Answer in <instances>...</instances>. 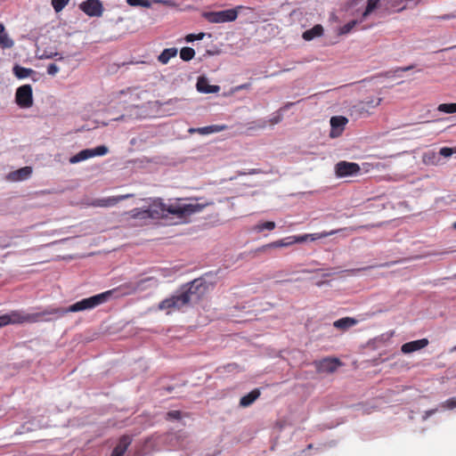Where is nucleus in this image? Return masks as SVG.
<instances>
[{
    "label": "nucleus",
    "mask_w": 456,
    "mask_h": 456,
    "mask_svg": "<svg viewBox=\"0 0 456 456\" xmlns=\"http://www.w3.org/2000/svg\"><path fill=\"white\" fill-rule=\"evenodd\" d=\"M113 290L104 291L102 293L84 298L68 307H48L40 312H28L25 310H13L3 315H0V328L9 324L35 323L40 322H52L59 319L68 313H75L86 310H91L98 305L106 303Z\"/></svg>",
    "instance_id": "f257e3e1"
},
{
    "label": "nucleus",
    "mask_w": 456,
    "mask_h": 456,
    "mask_svg": "<svg viewBox=\"0 0 456 456\" xmlns=\"http://www.w3.org/2000/svg\"><path fill=\"white\" fill-rule=\"evenodd\" d=\"M209 204L210 203L208 202L199 203L197 200L185 202L182 200L165 203L162 200L157 199L148 208H134L130 210L128 214L132 218L140 219L167 216L171 215L181 222H186L191 216L201 212L204 208Z\"/></svg>",
    "instance_id": "f03ea898"
},
{
    "label": "nucleus",
    "mask_w": 456,
    "mask_h": 456,
    "mask_svg": "<svg viewBox=\"0 0 456 456\" xmlns=\"http://www.w3.org/2000/svg\"><path fill=\"white\" fill-rule=\"evenodd\" d=\"M206 289L205 281L202 279H195L183 285L169 297L162 300L159 305V308L160 310H167L168 314L172 311L181 310L189 305L193 296L200 297Z\"/></svg>",
    "instance_id": "7ed1b4c3"
},
{
    "label": "nucleus",
    "mask_w": 456,
    "mask_h": 456,
    "mask_svg": "<svg viewBox=\"0 0 456 456\" xmlns=\"http://www.w3.org/2000/svg\"><path fill=\"white\" fill-rule=\"evenodd\" d=\"M202 16L211 23H224L235 20L238 12L234 9H229L219 12H204Z\"/></svg>",
    "instance_id": "20e7f679"
},
{
    "label": "nucleus",
    "mask_w": 456,
    "mask_h": 456,
    "mask_svg": "<svg viewBox=\"0 0 456 456\" xmlns=\"http://www.w3.org/2000/svg\"><path fill=\"white\" fill-rule=\"evenodd\" d=\"M109 151L108 148L104 145L97 146L94 149H85L80 151L76 155L72 156L69 159L70 164H77L81 161L86 160L88 159L96 157V156H104Z\"/></svg>",
    "instance_id": "39448f33"
},
{
    "label": "nucleus",
    "mask_w": 456,
    "mask_h": 456,
    "mask_svg": "<svg viewBox=\"0 0 456 456\" xmlns=\"http://www.w3.org/2000/svg\"><path fill=\"white\" fill-rule=\"evenodd\" d=\"M16 103L20 108H29L33 104V92L30 85H23L16 90Z\"/></svg>",
    "instance_id": "423d86ee"
},
{
    "label": "nucleus",
    "mask_w": 456,
    "mask_h": 456,
    "mask_svg": "<svg viewBox=\"0 0 456 456\" xmlns=\"http://www.w3.org/2000/svg\"><path fill=\"white\" fill-rule=\"evenodd\" d=\"M79 9L89 17H101L104 8L101 0H86L79 4Z\"/></svg>",
    "instance_id": "0eeeda50"
},
{
    "label": "nucleus",
    "mask_w": 456,
    "mask_h": 456,
    "mask_svg": "<svg viewBox=\"0 0 456 456\" xmlns=\"http://www.w3.org/2000/svg\"><path fill=\"white\" fill-rule=\"evenodd\" d=\"M359 172V165L354 162L339 161L335 166V173L338 177L355 175Z\"/></svg>",
    "instance_id": "6e6552de"
},
{
    "label": "nucleus",
    "mask_w": 456,
    "mask_h": 456,
    "mask_svg": "<svg viewBox=\"0 0 456 456\" xmlns=\"http://www.w3.org/2000/svg\"><path fill=\"white\" fill-rule=\"evenodd\" d=\"M330 137L337 138L342 134L345 130L348 119L344 116H334L330 120Z\"/></svg>",
    "instance_id": "1a4fd4ad"
},
{
    "label": "nucleus",
    "mask_w": 456,
    "mask_h": 456,
    "mask_svg": "<svg viewBox=\"0 0 456 456\" xmlns=\"http://www.w3.org/2000/svg\"><path fill=\"white\" fill-rule=\"evenodd\" d=\"M131 197H133V194H125L108 198L95 199L90 203V206L96 208H110Z\"/></svg>",
    "instance_id": "9d476101"
},
{
    "label": "nucleus",
    "mask_w": 456,
    "mask_h": 456,
    "mask_svg": "<svg viewBox=\"0 0 456 456\" xmlns=\"http://www.w3.org/2000/svg\"><path fill=\"white\" fill-rule=\"evenodd\" d=\"M315 368L321 373H333L341 365L339 360L336 358H325L314 362Z\"/></svg>",
    "instance_id": "9b49d317"
},
{
    "label": "nucleus",
    "mask_w": 456,
    "mask_h": 456,
    "mask_svg": "<svg viewBox=\"0 0 456 456\" xmlns=\"http://www.w3.org/2000/svg\"><path fill=\"white\" fill-rule=\"evenodd\" d=\"M338 231L323 232L319 233H306L301 235H291L292 244L303 243L308 241V237H311V241H314L319 239L326 238L328 236L337 233Z\"/></svg>",
    "instance_id": "f8f14e48"
},
{
    "label": "nucleus",
    "mask_w": 456,
    "mask_h": 456,
    "mask_svg": "<svg viewBox=\"0 0 456 456\" xmlns=\"http://www.w3.org/2000/svg\"><path fill=\"white\" fill-rule=\"evenodd\" d=\"M32 172L33 170L31 167H24L15 171L10 172L6 178L11 182L26 181L31 176Z\"/></svg>",
    "instance_id": "ddd939ff"
},
{
    "label": "nucleus",
    "mask_w": 456,
    "mask_h": 456,
    "mask_svg": "<svg viewBox=\"0 0 456 456\" xmlns=\"http://www.w3.org/2000/svg\"><path fill=\"white\" fill-rule=\"evenodd\" d=\"M428 340L427 338L411 341V342L403 344L401 347V351L403 354H411V353H413L415 351L424 348L426 346H428Z\"/></svg>",
    "instance_id": "4468645a"
},
{
    "label": "nucleus",
    "mask_w": 456,
    "mask_h": 456,
    "mask_svg": "<svg viewBox=\"0 0 456 456\" xmlns=\"http://www.w3.org/2000/svg\"><path fill=\"white\" fill-rule=\"evenodd\" d=\"M165 442L169 444L170 449H183L185 447L184 437L182 434H168L165 437Z\"/></svg>",
    "instance_id": "2eb2a0df"
},
{
    "label": "nucleus",
    "mask_w": 456,
    "mask_h": 456,
    "mask_svg": "<svg viewBox=\"0 0 456 456\" xmlns=\"http://www.w3.org/2000/svg\"><path fill=\"white\" fill-rule=\"evenodd\" d=\"M197 90L202 94H214L218 93L220 90L219 86L209 85L208 80L204 77H200L197 82Z\"/></svg>",
    "instance_id": "dca6fc26"
},
{
    "label": "nucleus",
    "mask_w": 456,
    "mask_h": 456,
    "mask_svg": "<svg viewBox=\"0 0 456 456\" xmlns=\"http://www.w3.org/2000/svg\"><path fill=\"white\" fill-rule=\"evenodd\" d=\"M358 321L353 317H344L333 322V326L341 330H346L356 325Z\"/></svg>",
    "instance_id": "f3484780"
},
{
    "label": "nucleus",
    "mask_w": 456,
    "mask_h": 456,
    "mask_svg": "<svg viewBox=\"0 0 456 456\" xmlns=\"http://www.w3.org/2000/svg\"><path fill=\"white\" fill-rule=\"evenodd\" d=\"M159 282L158 280L154 277H146L136 282L134 289L136 290H144L149 288H156Z\"/></svg>",
    "instance_id": "a211bd4d"
},
{
    "label": "nucleus",
    "mask_w": 456,
    "mask_h": 456,
    "mask_svg": "<svg viewBox=\"0 0 456 456\" xmlns=\"http://www.w3.org/2000/svg\"><path fill=\"white\" fill-rule=\"evenodd\" d=\"M260 396V390L256 388L249 392L248 395H243L240 400L241 407H248Z\"/></svg>",
    "instance_id": "6ab92c4d"
},
{
    "label": "nucleus",
    "mask_w": 456,
    "mask_h": 456,
    "mask_svg": "<svg viewBox=\"0 0 456 456\" xmlns=\"http://www.w3.org/2000/svg\"><path fill=\"white\" fill-rule=\"evenodd\" d=\"M226 129H227L226 125H211V126L198 127L197 133L200 134L206 135V134L219 133V132L224 131Z\"/></svg>",
    "instance_id": "aec40b11"
},
{
    "label": "nucleus",
    "mask_w": 456,
    "mask_h": 456,
    "mask_svg": "<svg viewBox=\"0 0 456 456\" xmlns=\"http://www.w3.org/2000/svg\"><path fill=\"white\" fill-rule=\"evenodd\" d=\"M132 440H133L132 436H130L125 435V436H121L118 444L116 445V447L113 450L115 452L124 455V453L127 450L128 446L131 444Z\"/></svg>",
    "instance_id": "412c9836"
},
{
    "label": "nucleus",
    "mask_w": 456,
    "mask_h": 456,
    "mask_svg": "<svg viewBox=\"0 0 456 456\" xmlns=\"http://www.w3.org/2000/svg\"><path fill=\"white\" fill-rule=\"evenodd\" d=\"M132 440H133L132 436H130L125 435V436H121L118 444L116 445V447L113 450L115 452L124 455V453L127 450L128 446L131 444Z\"/></svg>",
    "instance_id": "4be33fe9"
},
{
    "label": "nucleus",
    "mask_w": 456,
    "mask_h": 456,
    "mask_svg": "<svg viewBox=\"0 0 456 456\" xmlns=\"http://www.w3.org/2000/svg\"><path fill=\"white\" fill-rule=\"evenodd\" d=\"M323 33V28L322 25H315L311 29H308L303 33V38L306 41L313 40L315 37H321Z\"/></svg>",
    "instance_id": "5701e85b"
},
{
    "label": "nucleus",
    "mask_w": 456,
    "mask_h": 456,
    "mask_svg": "<svg viewBox=\"0 0 456 456\" xmlns=\"http://www.w3.org/2000/svg\"><path fill=\"white\" fill-rule=\"evenodd\" d=\"M177 52V49L175 47L164 49L159 55L158 61L162 64H167L171 58L176 56Z\"/></svg>",
    "instance_id": "b1692460"
},
{
    "label": "nucleus",
    "mask_w": 456,
    "mask_h": 456,
    "mask_svg": "<svg viewBox=\"0 0 456 456\" xmlns=\"http://www.w3.org/2000/svg\"><path fill=\"white\" fill-rule=\"evenodd\" d=\"M381 102V98H371L362 101L359 103V109L369 112L370 109H374Z\"/></svg>",
    "instance_id": "393cba45"
},
{
    "label": "nucleus",
    "mask_w": 456,
    "mask_h": 456,
    "mask_svg": "<svg viewBox=\"0 0 456 456\" xmlns=\"http://www.w3.org/2000/svg\"><path fill=\"white\" fill-rule=\"evenodd\" d=\"M439 159V155L434 151H428L422 156V160L426 165H437Z\"/></svg>",
    "instance_id": "a878e982"
},
{
    "label": "nucleus",
    "mask_w": 456,
    "mask_h": 456,
    "mask_svg": "<svg viewBox=\"0 0 456 456\" xmlns=\"http://www.w3.org/2000/svg\"><path fill=\"white\" fill-rule=\"evenodd\" d=\"M12 70L13 74L20 79L28 77L31 74L35 73L32 69L21 67L20 65H15Z\"/></svg>",
    "instance_id": "bb28decb"
},
{
    "label": "nucleus",
    "mask_w": 456,
    "mask_h": 456,
    "mask_svg": "<svg viewBox=\"0 0 456 456\" xmlns=\"http://www.w3.org/2000/svg\"><path fill=\"white\" fill-rule=\"evenodd\" d=\"M291 245H293L291 236H288L284 239L271 242V243L265 245L264 248H281V247H289Z\"/></svg>",
    "instance_id": "cd10ccee"
},
{
    "label": "nucleus",
    "mask_w": 456,
    "mask_h": 456,
    "mask_svg": "<svg viewBox=\"0 0 456 456\" xmlns=\"http://www.w3.org/2000/svg\"><path fill=\"white\" fill-rule=\"evenodd\" d=\"M275 223L272 221L259 223L256 224L253 228V230L256 232H261L265 230L272 231L275 228Z\"/></svg>",
    "instance_id": "c85d7f7f"
},
{
    "label": "nucleus",
    "mask_w": 456,
    "mask_h": 456,
    "mask_svg": "<svg viewBox=\"0 0 456 456\" xmlns=\"http://www.w3.org/2000/svg\"><path fill=\"white\" fill-rule=\"evenodd\" d=\"M195 55L194 49L191 47H183L180 51V58L184 61H189L193 59Z\"/></svg>",
    "instance_id": "c756f323"
},
{
    "label": "nucleus",
    "mask_w": 456,
    "mask_h": 456,
    "mask_svg": "<svg viewBox=\"0 0 456 456\" xmlns=\"http://www.w3.org/2000/svg\"><path fill=\"white\" fill-rule=\"evenodd\" d=\"M380 0H368L366 8L362 12V18L369 16L379 5Z\"/></svg>",
    "instance_id": "7c9ffc66"
},
{
    "label": "nucleus",
    "mask_w": 456,
    "mask_h": 456,
    "mask_svg": "<svg viewBox=\"0 0 456 456\" xmlns=\"http://www.w3.org/2000/svg\"><path fill=\"white\" fill-rule=\"evenodd\" d=\"M437 110L444 113H456V103H442L437 107Z\"/></svg>",
    "instance_id": "2f4dec72"
},
{
    "label": "nucleus",
    "mask_w": 456,
    "mask_h": 456,
    "mask_svg": "<svg viewBox=\"0 0 456 456\" xmlns=\"http://www.w3.org/2000/svg\"><path fill=\"white\" fill-rule=\"evenodd\" d=\"M13 40L10 38L7 33L0 35V46L2 48H11L13 46Z\"/></svg>",
    "instance_id": "473e14b6"
},
{
    "label": "nucleus",
    "mask_w": 456,
    "mask_h": 456,
    "mask_svg": "<svg viewBox=\"0 0 456 456\" xmlns=\"http://www.w3.org/2000/svg\"><path fill=\"white\" fill-rule=\"evenodd\" d=\"M69 2V0H52V5L54 11L59 12L64 9Z\"/></svg>",
    "instance_id": "72a5a7b5"
},
{
    "label": "nucleus",
    "mask_w": 456,
    "mask_h": 456,
    "mask_svg": "<svg viewBox=\"0 0 456 456\" xmlns=\"http://www.w3.org/2000/svg\"><path fill=\"white\" fill-rule=\"evenodd\" d=\"M357 23H358L357 20H351V21L347 22L346 24H345L344 26H342L340 28L339 34L345 35V34L349 33Z\"/></svg>",
    "instance_id": "f704fd0d"
},
{
    "label": "nucleus",
    "mask_w": 456,
    "mask_h": 456,
    "mask_svg": "<svg viewBox=\"0 0 456 456\" xmlns=\"http://www.w3.org/2000/svg\"><path fill=\"white\" fill-rule=\"evenodd\" d=\"M282 119H283V112H281L280 110H278L277 111H275L274 113L272 114L270 122L273 125H276V124H279L280 122H281Z\"/></svg>",
    "instance_id": "c9c22d12"
},
{
    "label": "nucleus",
    "mask_w": 456,
    "mask_h": 456,
    "mask_svg": "<svg viewBox=\"0 0 456 456\" xmlns=\"http://www.w3.org/2000/svg\"><path fill=\"white\" fill-rule=\"evenodd\" d=\"M439 156H443L444 158L451 157L452 155L455 154V147L454 148H449V147H443L440 149L439 153H437Z\"/></svg>",
    "instance_id": "e433bc0d"
},
{
    "label": "nucleus",
    "mask_w": 456,
    "mask_h": 456,
    "mask_svg": "<svg viewBox=\"0 0 456 456\" xmlns=\"http://www.w3.org/2000/svg\"><path fill=\"white\" fill-rule=\"evenodd\" d=\"M204 33H199L197 35L195 34H189L186 36L185 40L186 42H193L194 40H200L204 37Z\"/></svg>",
    "instance_id": "4c0bfd02"
},
{
    "label": "nucleus",
    "mask_w": 456,
    "mask_h": 456,
    "mask_svg": "<svg viewBox=\"0 0 456 456\" xmlns=\"http://www.w3.org/2000/svg\"><path fill=\"white\" fill-rule=\"evenodd\" d=\"M443 406L449 410H452V409L456 408V396L446 400L444 403Z\"/></svg>",
    "instance_id": "58836bf2"
},
{
    "label": "nucleus",
    "mask_w": 456,
    "mask_h": 456,
    "mask_svg": "<svg viewBox=\"0 0 456 456\" xmlns=\"http://www.w3.org/2000/svg\"><path fill=\"white\" fill-rule=\"evenodd\" d=\"M59 70L60 69L55 63H51L47 67V74L50 76H55Z\"/></svg>",
    "instance_id": "ea45409f"
},
{
    "label": "nucleus",
    "mask_w": 456,
    "mask_h": 456,
    "mask_svg": "<svg viewBox=\"0 0 456 456\" xmlns=\"http://www.w3.org/2000/svg\"><path fill=\"white\" fill-rule=\"evenodd\" d=\"M181 418V411H171L167 412V419H179Z\"/></svg>",
    "instance_id": "a19ab883"
},
{
    "label": "nucleus",
    "mask_w": 456,
    "mask_h": 456,
    "mask_svg": "<svg viewBox=\"0 0 456 456\" xmlns=\"http://www.w3.org/2000/svg\"><path fill=\"white\" fill-rule=\"evenodd\" d=\"M250 87H251V84L250 83H245V84H241V85L236 86L235 90L236 91L248 90Z\"/></svg>",
    "instance_id": "79ce46f5"
},
{
    "label": "nucleus",
    "mask_w": 456,
    "mask_h": 456,
    "mask_svg": "<svg viewBox=\"0 0 456 456\" xmlns=\"http://www.w3.org/2000/svg\"><path fill=\"white\" fill-rule=\"evenodd\" d=\"M454 18H456V14H453V13L444 14L442 16L436 17V19H437V20H450V19H454Z\"/></svg>",
    "instance_id": "37998d69"
},
{
    "label": "nucleus",
    "mask_w": 456,
    "mask_h": 456,
    "mask_svg": "<svg viewBox=\"0 0 456 456\" xmlns=\"http://www.w3.org/2000/svg\"><path fill=\"white\" fill-rule=\"evenodd\" d=\"M295 103L294 102H287L285 103L281 108H280L279 110L281 111V112H285L287 111L288 110H289Z\"/></svg>",
    "instance_id": "c03bdc74"
},
{
    "label": "nucleus",
    "mask_w": 456,
    "mask_h": 456,
    "mask_svg": "<svg viewBox=\"0 0 456 456\" xmlns=\"http://www.w3.org/2000/svg\"><path fill=\"white\" fill-rule=\"evenodd\" d=\"M436 411V409H433V410H429V411H425V413H424V415L422 417L423 420H426L428 418L432 416Z\"/></svg>",
    "instance_id": "a18cd8bd"
},
{
    "label": "nucleus",
    "mask_w": 456,
    "mask_h": 456,
    "mask_svg": "<svg viewBox=\"0 0 456 456\" xmlns=\"http://www.w3.org/2000/svg\"><path fill=\"white\" fill-rule=\"evenodd\" d=\"M413 68L412 65H410V66H407V67H402V68H397L396 69H395V73H398V72H404V71H408L410 69H411Z\"/></svg>",
    "instance_id": "49530a36"
},
{
    "label": "nucleus",
    "mask_w": 456,
    "mask_h": 456,
    "mask_svg": "<svg viewBox=\"0 0 456 456\" xmlns=\"http://www.w3.org/2000/svg\"><path fill=\"white\" fill-rule=\"evenodd\" d=\"M126 3L130 6H140L141 0H126Z\"/></svg>",
    "instance_id": "de8ad7c7"
},
{
    "label": "nucleus",
    "mask_w": 456,
    "mask_h": 456,
    "mask_svg": "<svg viewBox=\"0 0 456 456\" xmlns=\"http://www.w3.org/2000/svg\"><path fill=\"white\" fill-rule=\"evenodd\" d=\"M140 6L150 8L151 6V2L150 0H141Z\"/></svg>",
    "instance_id": "09e8293b"
},
{
    "label": "nucleus",
    "mask_w": 456,
    "mask_h": 456,
    "mask_svg": "<svg viewBox=\"0 0 456 456\" xmlns=\"http://www.w3.org/2000/svg\"><path fill=\"white\" fill-rule=\"evenodd\" d=\"M4 29H5V28H4V24H3V23H0V35H2V34H4V33H5V32H4Z\"/></svg>",
    "instance_id": "8fccbe9b"
},
{
    "label": "nucleus",
    "mask_w": 456,
    "mask_h": 456,
    "mask_svg": "<svg viewBox=\"0 0 456 456\" xmlns=\"http://www.w3.org/2000/svg\"><path fill=\"white\" fill-rule=\"evenodd\" d=\"M236 367H237V365H236V364H228V365H227V368H228V370H233V369H235Z\"/></svg>",
    "instance_id": "3c124183"
},
{
    "label": "nucleus",
    "mask_w": 456,
    "mask_h": 456,
    "mask_svg": "<svg viewBox=\"0 0 456 456\" xmlns=\"http://www.w3.org/2000/svg\"><path fill=\"white\" fill-rule=\"evenodd\" d=\"M188 132H189L190 134L197 133V128H190V129L188 130Z\"/></svg>",
    "instance_id": "603ef678"
},
{
    "label": "nucleus",
    "mask_w": 456,
    "mask_h": 456,
    "mask_svg": "<svg viewBox=\"0 0 456 456\" xmlns=\"http://www.w3.org/2000/svg\"><path fill=\"white\" fill-rule=\"evenodd\" d=\"M111 456H123V454H120L113 450Z\"/></svg>",
    "instance_id": "864d4df0"
},
{
    "label": "nucleus",
    "mask_w": 456,
    "mask_h": 456,
    "mask_svg": "<svg viewBox=\"0 0 456 456\" xmlns=\"http://www.w3.org/2000/svg\"><path fill=\"white\" fill-rule=\"evenodd\" d=\"M258 172L256 170V169H253L252 171L249 172V174H257Z\"/></svg>",
    "instance_id": "5fc2aeb1"
},
{
    "label": "nucleus",
    "mask_w": 456,
    "mask_h": 456,
    "mask_svg": "<svg viewBox=\"0 0 456 456\" xmlns=\"http://www.w3.org/2000/svg\"><path fill=\"white\" fill-rule=\"evenodd\" d=\"M453 228L456 229V222L452 224Z\"/></svg>",
    "instance_id": "6e6d98bb"
},
{
    "label": "nucleus",
    "mask_w": 456,
    "mask_h": 456,
    "mask_svg": "<svg viewBox=\"0 0 456 456\" xmlns=\"http://www.w3.org/2000/svg\"><path fill=\"white\" fill-rule=\"evenodd\" d=\"M453 350H456V346L453 348Z\"/></svg>",
    "instance_id": "4d7b16f0"
},
{
    "label": "nucleus",
    "mask_w": 456,
    "mask_h": 456,
    "mask_svg": "<svg viewBox=\"0 0 456 456\" xmlns=\"http://www.w3.org/2000/svg\"><path fill=\"white\" fill-rule=\"evenodd\" d=\"M455 154H456V147H455Z\"/></svg>",
    "instance_id": "13d9d810"
}]
</instances>
